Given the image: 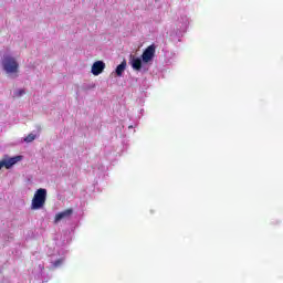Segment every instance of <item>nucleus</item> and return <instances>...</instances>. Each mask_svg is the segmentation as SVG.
Here are the masks:
<instances>
[{"mask_svg": "<svg viewBox=\"0 0 283 283\" xmlns=\"http://www.w3.org/2000/svg\"><path fill=\"white\" fill-rule=\"evenodd\" d=\"M23 94H25V91L23 90L19 91V96H23Z\"/></svg>", "mask_w": 283, "mask_h": 283, "instance_id": "nucleus-10", "label": "nucleus"}, {"mask_svg": "<svg viewBox=\"0 0 283 283\" xmlns=\"http://www.w3.org/2000/svg\"><path fill=\"white\" fill-rule=\"evenodd\" d=\"M36 139V135L34 134H29L25 138H24V143H32Z\"/></svg>", "mask_w": 283, "mask_h": 283, "instance_id": "nucleus-9", "label": "nucleus"}, {"mask_svg": "<svg viewBox=\"0 0 283 283\" xmlns=\"http://www.w3.org/2000/svg\"><path fill=\"white\" fill-rule=\"evenodd\" d=\"M130 65L133 70H135L136 72H140V70H143V60H140V57L132 56Z\"/></svg>", "mask_w": 283, "mask_h": 283, "instance_id": "nucleus-7", "label": "nucleus"}, {"mask_svg": "<svg viewBox=\"0 0 283 283\" xmlns=\"http://www.w3.org/2000/svg\"><path fill=\"white\" fill-rule=\"evenodd\" d=\"M127 67V61H123L119 65H117L115 72L118 76H123V72H125Z\"/></svg>", "mask_w": 283, "mask_h": 283, "instance_id": "nucleus-8", "label": "nucleus"}, {"mask_svg": "<svg viewBox=\"0 0 283 283\" xmlns=\"http://www.w3.org/2000/svg\"><path fill=\"white\" fill-rule=\"evenodd\" d=\"M103 70H105V62L103 61H96L92 65V74L94 76H98L99 74H103Z\"/></svg>", "mask_w": 283, "mask_h": 283, "instance_id": "nucleus-5", "label": "nucleus"}, {"mask_svg": "<svg viewBox=\"0 0 283 283\" xmlns=\"http://www.w3.org/2000/svg\"><path fill=\"white\" fill-rule=\"evenodd\" d=\"M154 56H156V45H149L142 54V61L144 63H149L154 61Z\"/></svg>", "mask_w": 283, "mask_h": 283, "instance_id": "nucleus-3", "label": "nucleus"}, {"mask_svg": "<svg viewBox=\"0 0 283 283\" xmlns=\"http://www.w3.org/2000/svg\"><path fill=\"white\" fill-rule=\"evenodd\" d=\"M2 67L7 74H18L19 73V62L12 56H7L2 61Z\"/></svg>", "mask_w": 283, "mask_h": 283, "instance_id": "nucleus-2", "label": "nucleus"}, {"mask_svg": "<svg viewBox=\"0 0 283 283\" xmlns=\"http://www.w3.org/2000/svg\"><path fill=\"white\" fill-rule=\"evenodd\" d=\"M20 160H23L22 156H15L6 160H1L0 169H3V167H6V169H10L13 165H17V163H20Z\"/></svg>", "mask_w": 283, "mask_h": 283, "instance_id": "nucleus-4", "label": "nucleus"}, {"mask_svg": "<svg viewBox=\"0 0 283 283\" xmlns=\"http://www.w3.org/2000/svg\"><path fill=\"white\" fill-rule=\"evenodd\" d=\"M72 213H74V210L72 208H69L62 212H59L57 214H55V219H54L55 224L61 222V220H65V218H70Z\"/></svg>", "mask_w": 283, "mask_h": 283, "instance_id": "nucleus-6", "label": "nucleus"}, {"mask_svg": "<svg viewBox=\"0 0 283 283\" xmlns=\"http://www.w3.org/2000/svg\"><path fill=\"white\" fill-rule=\"evenodd\" d=\"M46 200H48V190L45 188L38 189L31 201V209L33 211L43 209L45 207Z\"/></svg>", "mask_w": 283, "mask_h": 283, "instance_id": "nucleus-1", "label": "nucleus"}]
</instances>
